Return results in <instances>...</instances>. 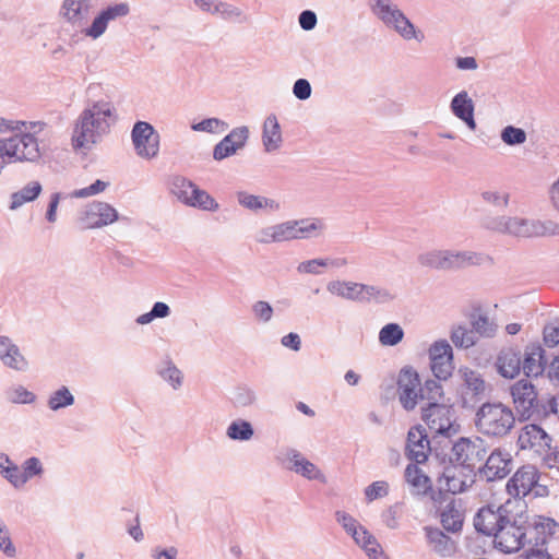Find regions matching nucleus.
<instances>
[{
  "mask_svg": "<svg viewBox=\"0 0 559 559\" xmlns=\"http://www.w3.org/2000/svg\"><path fill=\"white\" fill-rule=\"evenodd\" d=\"M334 515L336 522L350 536L355 535L357 533V530L361 526V524L355 518H353L349 513L345 511L338 510L335 512Z\"/></svg>",
  "mask_w": 559,
  "mask_h": 559,
  "instance_id": "e2e57ef3",
  "label": "nucleus"
},
{
  "mask_svg": "<svg viewBox=\"0 0 559 559\" xmlns=\"http://www.w3.org/2000/svg\"><path fill=\"white\" fill-rule=\"evenodd\" d=\"M94 0H63L59 8V16L73 27L86 24Z\"/></svg>",
  "mask_w": 559,
  "mask_h": 559,
  "instance_id": "5701e85b",
  "label": "nucleus"
},
{
  "mask_svg": "<svg viewBox=\"0 0 559 559\" xmlns=\"http://www.w3.org/2000/svg\"><path fill=\"white\" fill-rule=\"evenodd\" d=\"M294 224L296 240L318 238L326 229L324 221L318 217L294 219Z\"/></svg>",
  "mask_w": 559,
  "mask_h": 559,
  "instance_id": "2f4dec72",
  "label": "nucleus"
},
{
  "mask_svg": "<svg viewBox=\"0 0 559 559\" xmlns=\"http://www.w3.org/2000/svg\"><path fill=\"white\" fill-rule=\"evenodd\" d=\"M547 364L546 350L539 344H532L525 347L522 369L526 377L542 376L546 371Z\"/></svg>",
  "mask_w": 559,
  "mask_h": 559,
  "instance_id": "cd10ccee",
  "label": "nucleus"
},
{
  "mask_svg": "<svg viewBox=\"0 0 559 559\" xmlns=\"http://www.w3.org/2000/svg\"><path fill=\"white\" fill-rule=\"evenodd\" d=\"M293 240H296L294 219L263 226L254 234V241L262 246L289 242Z\"/></svg>",
  "mask_w": 559,
  "mask_h": 559,
  "instance_id": "aec40b11",
  "label": "nucleus"
},
{
  "mask_svg": "<svg viewBox=\"0 0 559 559\" xmlns=\"http://www.w3.org/2000/svg\"><path fill=\"white\" fill-rule=\"evenodd\" d=\"M551 438L538 425H525L518 438V444L521 450H530L537 455H544L550 450Z\"/></svg>",
  "mask_w": 559,
  "mask_h": 559,
  "instance_id": "6ab92c4d",
  "label": "nucleus"
},
{
  "mask_svg": "<svg viewBox=\"0 0 559 559\" xmlns=\"http://www.w3.org/2000/svg\"><path fill=\"white\" fill-rule=\"evenodd\" d=\"M481 198L485 202L501 209L509 204V193L507 192L488 190L481 193Z\"/></svg>",
  "mask_w": 559,
  "mask_h": 559,
  "instance_id": "774afa93",
  "label": "nucleus"
},
{
  "mask_svg": "<svg viewBox=\"0 0 559 559\" xmlns=\"http://www.w3.org/2000/svg\"><path fill=\"white\" fill-rule=\"evenodd\" d=\"M262 144L267 153L277 151L283 144L281 126L274 114H270L263 122Z\"/></svg>",
  "mask_w": 559,
  "mask_h": 559,
  "instance_id": "7c9ffc66",
  "label": "nucleus"
},
{
  "mask_svg": "<svg viewBox=\"0 0 559 559\" xmlns=\"http://www.w3.org/2000/svg\"><path fill=\"white\" fill-rule=\"evenodd\" d=\"M228 123L218 118H206L198 123H193L191 129L197 132L222 133L228 129Z\"/></svg>",
  "mask_w": 559,
  "mask_h": 559,
  "instance_id": "5fc2aeb1",
  "label": "nucleus"
},
{
  "mask_svg": "<svg viewBox=\"0 0 559 559\" xmlns=\"http://www.w3.org/2000/svg\"><path fill=\"white\" fill-rule=\"evenodd\" d=\"M500 138L507 145H520L526 141V132L521 128L507 126L502 129Z\"/></svg>",
  "mask_w": 559,
  "mask_h": 559,
  "instance_id": "4d7b16f0",
  "label": "nucleus"
},
{
  "mask_svg": "<svg viewBox=\"0 0 559 559\" xmlns=\"http://www.w3.org/2000/svg\"><path fill=\"white\" fill-rule=\"evenodd\" d=\"M487 449L485 441L479 438H460L452 445L451 460L455 461L464 467H468L476 472L480 463L485 460Z\"/></svg>",
  "mask_w": 559,
  "mask_h": 559,
  "instance_id": "6e6552de",
  "label": "nucleus"
},
{
  "mask_svg": "<svg viewBox=\"0 0 559 559\" xmlns=\"http://www.w3.org/2000/svg\"><path fill=\"white\" fill-rule=\"evenodd\" d=\"M538 471L533 465H524L519 468L507 483V491L514 498H522L530 493L534 497L548 495L546 486L538 484Z\"/></svg>",
  "mask_w": 559,
  "mask_h": 559,
  "instance_id": "0eeeda50",
  "label": "nucleus"
},
{
  "mask_svg": "<svg viewBox=\"0 0 559 559\" xmlns=\"http://www.w3.org/2000/svg\"><path fill=\"white\" fill-rule=\"evenodd\" d=\"M361 284L362 283L337 280L329 282L326 289L332 295L360 302Z\"/></svg>",
  "mask_w": 559,
  "mask_h": 559,
  "instance_id": "f704fd0d",
  "label": "nucleus"
},
{
  "mask_svg": "<svg viewBox=\"0 0 559 559\" xmlns=\"http://www.w3.org/2000/svg\"><path fill=\"white\" fill-rule=\"evenodd\" d=\"M450 413L451 411L448 406L430 402L426 407H423L421 417L431 431L450 437L455 432Z\"/></svg>",
  "mask_w": 559,
  "mask_h": 559,
  "instance_id": "dca6fc26",
  "label": "nucleus"
},
{
  "mask_svg": "<svg viewBox=\"0 0 559 559\" xmlns=\"http://www.w3.org/2000/svg\"><path fill=\"white\" fill-rule=\"evenodd\" d=\"M430 368L438 380H447L453 371V350L445 340L435 342L429 348Z\"/></svg>",
  "mask_w": 559,
  "mask_h": 559,
  "instance_id": "f3484780",
  "label": "nucleus"
},
{
  "mask_svg": "<svg viewBox=\"0 0 559 559\" xmlns=\"http://www.w3.org/2000/svg\"><path fill=\"white\" fill-rule=\"evenodd\" d=\"M404 338V330L399 323H388L379 331L378 340L382 346H395Z\"/></svg>",
  "mask_w": 559,
  "mask_h": 559,
  "instance_id": "49530a36",
  "label": "nucleus"
},
{
  "mask_svg": "<svg viewBox=\"0 0 559 559\" xmlns=\"http://www.w3.org/2000/svg\"><path fill=\"white\" fill-rule=\"evenodd\" d=\"M496 366L500 376L514 379L522 369V355L516 348H504L498 355Z\"/></svg>",
  "mask_w": 559,
  "mask_h": 559,
  "instance_id": "c756f323",
  "label": "nucleus"
},
{
  "mask_svg": "<svg viewBox=\"0 0 559 559\" xmlns=\"http://www.w3.org/2000/svg\"><path fill=\"white\" fill-rule=\"evenodd\" d=\"M352 538L359 547L365 550L366 555H373L376 551L374 549L379 547V543L374 536L371 535L370 532L362 525L357 530L355 535H352Z\"/></svg>",
  "mask_w": 559,
  "mask_h": 559,
  "instance_id": "864d4df0",
  "label": "nucleus"
},
{
  "mask_svg": "<svg viewBox=\"0 0 559 559\" xmlns=\"http://www.w3.org/2000/svg\"><path fill=\"white\" fill-rule=\"evenodd\" d=\"M452 114L462 120L471 130L476 129L474 119L475 105L466 91H461L453 96L450 103Z\"/></svg>",
  "mask_w": 559,
  "mask_h": 559,
  "instance_id": "c85d7f7f",
  "label": "nucleus"
},
{
  "mask_svg": "<svg viewBox=\"0 0 559 559\" xmlns=\"http://www.w3.org/2000/svg\"><path fill=\"white\" fill-rule=\"evenodd\" d=\"M236 199L241 207L253 213L261 211L277 213L282 210V203L278 200L260 194H252L245 190L237 191Z\"/></svg>",
  "mask_w": 559,
  "mask_h": 559,
  "instance_id": "bb28decb",
  "label": "nucleus"
},
{
  "mask_svg": "<svg viewBox=\"0 0 559 559\" xmlns=\"http://www.w3.org/2000/svg\"><path fill=\"white\" fill-rule=\"evenodd\" d=\"M417 261L424 267L438 271H459L483 265L490 261V258L473 250L432 249L420 253Z\"/></svg>",
  "mask_w": 559,
  "mask_h": 559,
  "instance_id": "f03ea898",
  "label": "nucleus"
},
{
  "mask_svg": "<svg viewBox=\"0 0 559 559\" xmlns=\"http://www.w3.org/2000/svg\"><path fill=\"white\" fill-rule=\"evenodd\" d=\"M41 121H29L19 133L1 138L3 152L11 163H36L41 157L36 135L44 130Z\"/></svg>",
  "mask_w": 559,
  "mask_h": 559,
  "instance_id": "7ed1b4c3",
  "label": "nucleus"
},
{
  "mask_svg": "<svg viewBox=\"0 0 559 559\" xmlns=\"http://www.w3.org/2000/svg\"><path fill=\"white\" fill-rule=\"evenodd\" d=\"M493 543L495 547L502 552H515L527 543V527L522 521L509 516L493 536Z\"/></svg>",
  "mask_w": 559,
  "mask_h": 559,
  "instance_id": "1a4fd4ad",
  "label": "nucleus"
},
{
  "mask_svg": "<svg viewBox=\"0 0 559 559\" xmlns=\"http://www.w3.org/2000/svg\"><path fill=\"white\" fill-rule=\"evenodd\" d=\"M13 488L20 489L24 487L21 465L19 466L13 461L5 465V468L0 474Z\"/></svg>",
  "mask_w": 559,
  "mask_h": 559,
  "instance_id": "13d9d810",
  "label": "nucleus"
},
{
  "mask_svg": "<svg viewBox=\"0 0 559 559\" xmlns=\"http://www.w3.org/2000/svg\"><path fill=\"white\" fill-rule=\"evenodd\" d=\"M253 435L254 429L251 423L241 418L233 420L226 429L227 438L234 441H249Z\"/></svg>",
  "mask_w": 559,
  "mask_h": 559,
  "instance_id": "37998d69",
  "label": "nucleus"
},
{
  "mask_svg": "<svg viewBox=\"0 0 559 559\" xmlns=\"http://www.w3.org/2000/svg\"><path fill=\"white\" fill-rule=\"evenodd\" d=\"M513 404L522 417L530 418L539 409L538 393L535 385L527 379H521L510 386Z\"/></svg>",
  "mask_w": 559,
  "mask_h": 559,
  "instance_id": "ddd939ff",
  "label": "nucleus"
},
{
  "mask_svg": "<svg viewBox=\"0 0 559 559\" xmlns=\"http://www.w3.org/2000/svg\"><path fill=\"white\" fill-rule=\"evenodd\" d=\"M473 331L484 337H492L497 332V325L486 316L479 314L472 321Z\"/></svg>",
  "mask_w": 559,
  "mask_h": 559,
  "instance_id": "6e6d98bb",
  "label": "nucleus"
},
{
  "mask_svg": "<svg viewBox=\"0 0 559 559\" xmlns=\"http://www.w3.org/2000/svg\"><path fill=\"white\" fill-rule=\"evenodd\" d=\"M41 189L39 181H29L23 188L11 194L10 210H17L25 203L34 201L40 194Z\"/></svg>",
  "mask_w": 559,
  "mask_h": 559,
  "instance_id": "e433bc0d",
  "label": "nucleus"
},
{
  "mask_svg": "<svg viewBox=\"0 0 559 559\" xmlns=\"http://www.w3.org/2000/svg\"><path fill=\"white\" fill-rule=\"evenodd\" d=\"M214 11L216 13L215 15L230 23L243 24L248 23L250 20L249 15L240 8L222 0L216 4Z\"/></svg>",
  "mask_w": 559,
  "mask_h": 559,
  "instance_id": "ea45409f",
  "label": "nucleus"
},
{
  "mask_svg": "<svg viewBox=\"0 0 559 559\" xmlns=\"http://www.w3.org/2000/svg\"><path fill=\"white\" fill-rule=\"evenodd\" d=\"M322 267H326L325 258L311 259L300 262L297 265V272L300 274L319 275L322 273Z\"/></svg>",
  "mask_w": 559,
  "mask_h": 559,
  "instance_id": "338daca9",
  "label": "nucleus"
},
{
  "mask_svg": "<svg viewBox=\"0 0 559 559\" xmlns=\"http://www.w3.org/2000/svg\"><path fill=\"white\" fill-rule=\"evenodd\" d=\"M4 367L16 372H26L29 369V361L22 353L21 348L10 340V345L5 347L0 359Z\"/></svg>",
  "mask_w": 559,
  "mask_h": 559,
  "instance_id": "473e14b6",
  "label": "nucleus"
},
{
  "mask_svg": "<svg viewBox=\"0 0 559 559\" xmlns=\"http://www.w3.org/2000/svg\"><path fill=\"white\" fill-rule=\"evenodd\" d=\"M460 376L463 380L464 385L468 391L472 392L473 395H483L486 390V383L481 376L467 367L461 368L459 370Z\"/></svg>",
  "mask_w": 559,
  "mask_h": 559,
  "instance_id": "a18cd8bd",
  "label": "nucleus"
},
{
  "mask_svg": "<svg viewBox=\"0 0 559 559\" xmlns=\"http://www.w3.org/2000/svg\"><path fill=\"white\" fill-rule=\"evenodd\" d=\"M508 235L523 238L537 237L536 219L511 216Z\"/></svg>",
  "mask_w": 559,
  "mask_h": 559,
  "instance_id": "58836bf2",
  "label": "nucleus"
},
{
  "mask_svg": "<svg viewBox=\"0 0 559 559\" xmlns=\"http://www.w3.org/2000/svg\"><path fill=\"white\" fill-rule=\"evenodd\" d=\"M118 219V212L106 202L94 201L86 205L83 221L88 228H100Z\"/></svg>",
  "mask_w": 559,
  "mask_h": 559,
  "instance_id": "a878e982",
  "label": "nucleus"
},
{
  "mask_svg": "<svg viewBox=\"0 0 559 559\" xmlns=\"http://www.w3.org/2000/svg\"><path fill=\"white\" fill-rule=\"evenodd\" d=\"M476 472L460 464H451L443 468L439 477L440 488L453 495L461 493L475 483Z\"/></svg>",
  "mask_w": 559,
  "mask_h": 559,
  "instance_id": "4468645a",
  "label": "nucleus"
},
{
  "mask_svg": "<svg viewBox=\"0 0 559 559\" xmlns=\"http://www.w3.org/2000/svg\"><path fill=\"white\" fill-rule=\"evenodd\" d=\"M278 460H281L282 464L287 469L308 480H317L321 484H326L328 481L324 473L294 448H286L282 450Z\"/></svg>",
  "mask_w": 559,
  "mask_h": 559,
  "instance_id": "9b49d317",
  "label": "nucleus"
},
{
  "mask_svg": "<svg viewBox=\"0 0 559 559\" xmlns=\"http://www.w3.org/2000/svg\"><path fill=\"white\" fill-rule=\"evenodd\" d=\"M21 473L24 486L34 478H41L45 474V467L41 460L37 456L25 459L21 464Z\"/></svg>",
  "mask_w": 559,
  "mask_h": 559,
  "instance_id": "09e8293b",
  "label": "nucleus"
},
{
  "mask_svg": "<svg viewBox=\"0 0 559 559\" xmlns=\"http://www.w3.org/2000/svg\"><path fill=\"white\" fill-rule=\"evenodd\" d=\"M108 186H109V182L97 179L94 183H92L88 187L74 190L71 193V197L76 198V199H83V198L96 195V194L105 191Z\"/></svg>",
  "mask_w": 559,
  "mask_h": 559,
  "instance_id": "69168bd1",
  "label": "nucleus"
},
{
  "mask_svg": "<svg viewBox=\"0 0 559 559\" xmlns=\"http://www.w3.org/2000/svg\"><path fill=\"white\" fill-rule=\"evenodd\" d=\"M405 479L412 486L416 493L426 492L429 488V478L423 471L415 464L407 465L405 469Z\"/></svg>",
  "mask_w": 559,
  "mask_h": 559,
  "instance_id": "de8ad7c7",
  "label": "nucleus"
},
{
  "mask_svg": "<svg viewBox=\"0 0 559 559\" xmlns=\"http://www.w3.org/2000/svg\"><path fill=\"white\" fill-rule=\"evenodd\" d=\"M424 531L426 533L429 545L437 554L445 557L454 552V543L441 530L426 526Z\"/></svg>",
  "mask_w": 559,
  "mask_h": 559,
  "instance_id": "72a5a7b5",
  "label": "nucleus"
},
{
  "mask_svg": "<svg viewBox=\"0 0 559 559\" xmlns=\"http://www.w3.org/2000/svg\"><path fill=\"white\" fill-rule=\"evenodd\" d=\"M130 12L131 8L128 2H112L97 13L91 25L83 29V34L92 39H97L106 33L110 23L124 19Z\"/></svg>",
  "mask_w": 559,
  "mask_h": 559,
  "instance_id": "f8f14e48",
  "label": "nucleus"
},
{
  "mask_svg": "<svg viewBox=\"0 0 559 559\" xmlns=\"http://www.w3.org/2000/svg\"><path fill=\"white\" fill-rule=\"evenodd\" d=\"M75 397L67 385H60L51 391L47 397V407L51 412H59L61 409L73 406Z\"/></svg>",
  "mask_w": 559,
  "mask_h": 559,
  "instance_id": "c9c22d12",
  "label": "nucleus"
},
{
  "mask_svg": "<svg viewBox=\"0 0 559 559\" xmlns=\"http://www.w3.org/2000/svg\"><path fill=\"white\" fill-rule=\"evenodd\" d=\"M169 190L178 201L204 211H216L218 203L204 190L199 189L186 177L176 175L169 180Z\"/></svg>",
  "mask_w": 559,
  "mask_h": 559,
  "instance_id": "423d86ee",
  "label": "nucleus"
},
{
  "mask_svg": "<svg viewBox=\"0 0 559 559\" xmlns=\"http://www.w3.org/2000/svg\"><path fill=\"white\" fill-rule=\"evenodd\" d=\"M171 313L170 307L163 301H156L151 310L146 313L139 316L135 319L136 324L146 325L153 322L156 319H165L169 317Z\"/></svg>",
  "mask_w": 559,
  "mask_h": 559,
  "instance_id": "8fccbe9b",
  "label": "nucleus"
},
{
  "mask_svg": "<svg viewBox=\"0 0 559 559\" xmlns=\"http://www.w3.org/2000/svg\"><path fill=\"white\" fill-rule=\"evenodd\" d=\"M405 452L408 460L417 464L427 461L430 452V442L425 428L415 426L408 430Z\"/></svg>",
  "mask_w": 559,
  "mask_h": 559,
  "instance_id": "393cba45",
  "label": "nucleus"
},
{
  "mask_svg": "<svg viewBox=\"0 0 559 559\" xmlns=\"http://www.w3.org/2000/svg\"><path fill=\"white\" fill-rule=\"evenodd\" d=\"M527 544L545 548L548 539L559 534V523L546 516H536L532 524L527 525Z\"/></svg>",
  "mask_w": 559,
  "mask_h": 559,
  "instance_id": "b1692460",
  "label": "nucleus"
},
{
  "mask_svg": "<svg viewBox=\"0 0 559 559\" xmlns=\"http://www.w3.org/2000/svg\"><path fill=\"white\" fill-rule=\"evenodd\" d=\"M257 400L255 390L248 384H239L233 391L231 403L235 407H251L257 403Z\"/></svg>",
  "mask_w": 559,
  "mask_h": 559,
  "instance_id": "c03bdc74",
  "label": "nucleus"
},
{
  "mask_svg": "<svg viewBox=\"0 0 559 559\" xmlns=\"http://www.w3.org/2000/svg\"><path fill=\"white\" fill-rule=\"evenodd\" d=\"M368 7L377 20L389 29L394 31L404 40H416L418 43L424 40V33L416 28L393 0H368Z\"/></svg>",
  "mask_w": 559,
  "mask_h": 559,
  "instance_id": "20e7f679",
  "label": "nucleus"
},
{
  "mask_svg": "<svg viewBox=\"0 0 559 559\" xmlns=\"http://www.w3.org/2000/svg\"><path fill=\"white\" fill-rule=\"evenodd\" d=\"M509 516L508 510L503 506L497 510L491 507L481 508L474 519V526L484 535L495 536Z\"/></svg>",
  "mask_w": 559,
  "mask_h": 559,
  "instance_id": "412c9836",
  "label": "nucleus"
},
{
  "mask_svg": "<svg viewBox=\"0 0 559 559\" xmlns=\"http://www.w3.org/2000/svg\"><path fill=\"white\" fill-rule=\"evenodd\" d=\"M397 393L405 411H413L421 401V385L418 373L412 368H403L397 379Z\"/></svg>",
  "mask_w": 559,
  "mask_h": 559,
  "instance_id": "2eb2a0df",
  "label": "nucleus"
},
{
  "mask_svg": "<svg viewBox=\"0 0 559 559\" xmlns=\"http://www.w3.org/2000/svg\"><path fill=\"white\" fill-rule=\"evenodd\" d=\"M440 519L445 531L456 533L462 530L463 514L453 501L445 506L440 514Z\"/></svg>",
  "mask_w": 559,
  "mask_h": 559,
  "instance_id": "a19ab883",
  "label": "nucleus"
},
{
  "mask_svg": "<svg viewBox=\"0 0 559 559\" xmlns=\"http://www.w3.org/2000/svg\"><path fill=\"white\" fill-rule=\"evenodd\" d=\"M510 217L511 216L486 217L483 221V226L488 230L508 235Z\"/></svg>",
  "mask_w": 559,
  "mask_h": 559,
  "instance_id": "0e129e2a",
  "label": "nucleus"
},
{
  "mask_svg": "<svg viewBox=\"0 0 559 559\" xmlns=\"http://www.w3.org/2000/svg\"><path fill=\"white\" fill-rule=\"evenodd\" d=\"M158 374L174 390H178L181 388L183 382V374L181 370L171 360H167L165 362V366L158 371Z\"/></svg>",
  "mask_w": 559,
  "mask_h": 559,
  "instance_id": "3c124183",
  "label": "nucleus"
},
{
  "mask_svg": "<svg viewBox=\"0 0 559 559\" xmlns=\"http://www.w3.org/2000/svg\"><path fill=\"white\" fill-rule=\"evenodd\" d=\"M394 297V294L383 286L361 284L360 302L386 304Z\"/></svg>",
  "mask_w": 559,
  "mask_h": 559,
  "instance_id": "4c0bfd02",
  "label": "nucleus"
},
{
  "mask_svg": "<svg viewBox=\"0 0 559 559\" xmlns=\"http://www.w3.org/2000/svg\"><path fill=\"white\" fill-rule=\"evenodd\" d=\"M451 341L456 347L469 348L476 344L477 338L473 330L459 325L452 330Z\"/></svg>",
  "mask_w": 559,
  "mask_h": 559,
  "instance_id": "603ef678",
  "label": "nucleus"
},
{
  "mask_svg": "<svg viewBox=\"0 0 559 559\" xmlns=\"http://www.w3.org/2000/svg\"><path fill=\"white\" fill-rule=\"evenodd\" d=\"M118 111L109 96L88 99L73 123L71 142L75 151L88 152L110 132Z\"/></svg>",
  "mask_w": 559,
  "mask_h": 559,
  "instance_id": "f257e3e1",
  "label": "nucleus"
},
{
  "mask_svg": "<svg viewBox=\"0 0 559 559\" xmlns=\"http://www.w3.org/2000/svg\"><path fill=\"white\" fill-rule=\"evenodd\" d=\"M421 401L427 400L428 404L430 402L439 403L443 394L442 386L437 380H427L425 385L421 386Z\"/></svg>",
  "mask_w": 559,
  "mask_h": 559,
  "instance_id": "052dcab7",
  "label": "nucleus"
},
{
  "mask_svg": "<svg viewBox=\"0 0 559 559\" xmlns=\"http://www.w3.org/2000/svg\"><path fill=\"white\" fill-rule=\"evenodd\" d=\"M513 411L500 402L483 404L475 418L477 430L488 437H504L514 427Z\"/></svg>",
  "mask_w": 559,
  "mask_h": 559,
  "instance_id": "39448f33",
  "label": "nucleus"
},
{
  "mask_svg": "<svg viewBox=\"0 0 559 559\" xmlns=\"http://www.w3.org/2000/svg\"><path fill=\"white\" fill-rule=\"evenodd\" d=\"M252 314L258 322L269 323L272 320L273 307L264 300H258L252 305Z\"/></svg>",
  "mask_w": 559,
  "mask_h": 559,
  "instance_id": "680f3d73",
  "label": "nucleus"
},
{
  "mask_svg": "<svg viewBox=\"0 0 559 559\" xmlns=\"http://www.w3.org/2000/svg\"><path fill=\"white\" fill-rule=\"evenodd\" d=\"M131 141L139 157L143 159L157 157L160 136L151 123L136 121L131 130Z\"/></svg>",
  "mask_w": 559,
  "mask_h": 559,
  "instance_id": "9d476101",
  "label": "nucleus"
},
{
  "mask_svg": "<svg viewBox=\"0 0 559 559\" xmlns=\"http://www.w3.org/2000/svg\"><path fill=\"white\" fill-rule=\"evenodd\" d=\"M249 139V129L246 126L234 128L226 136H224L213 150V158L223 160L237 153L245 147Z\"/></svg>",
  "mask_w": 559,
  "mask_h": 559,
  "instance_id": "4be33fe9",
  "label": "nucleus"
},
{
  "mask_svg": "<svg viewBox=\"0 0 559 559\" xmlns=\"http://www.w3.org/2000/svg\"><path fill=\"white\" fill-rule=\"evenodd\" d=\"M513 468L512 456L501 449L493 450L483 466L478 467L479 475L487 481L504 478Z\"/></svg>",
  "mask_w": 559,
  "mask_h": 559,
  "instance_id": "a211bd4d",
  "label": "nucleus"
},
{
  "mask_svg": "<svg viewBox=\"0 0 559 559\" xmlns=\"http://www.w3.org/2000/svg\"><path fill=\"white\" fill-rule=\"evenodd\" d=\"M366 501L372 502L389 495V484L385 480H377L367 486L364 490Z\"/></svg>",
  "mask_w": 559,
  "mask_h": 559,
  "instance_id": "bf43d9fd",
  "label": "nucleus"
},
{
  "mask_svg": "<svg viewBox=\"0 0 559 559\" xmlns=\"http://www.w3.org/2000/svg\"><path fill=\"white\" fill-rule=\"evenodd\" d=\"M5 400L12 404L32 405L37 401V395L22 384H12L4 391Z\"/></svg>",
  "mask_w": 559,
  "mask_h": 559,
  "instance_id": "79ce46f5",
  "label": "nucleus"
}]
</instances>
